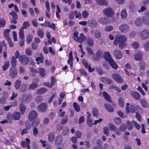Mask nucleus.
<instances>
[{"instance_id": "55", "label": "nucleus", "mask_w": 149, "mask_h": 149, "mask_svg": "<svg viewBox=\"0 0 149 149\" xmlns=\"http://www.w3.org/2000/svg\"><path fill=\"white\" fill-rule=\"evenodd\" d=\"M32 39L33 36L32 35H30L29 36L26 38V42L28 44H30L32 41Z\"/></svg>"}, {"instance_id": "20", "label": "nucleus", "mask_w": 149, "mask_h": 149, "mask_svg": "<svg viewBox=\"0 0 149 149\" xmlns=\"http://www.w3.org/2000/svg\"><path fill=\"white\" fill-rule=\"evenodd\" d=\"M38 85L36 83H32L29 86L28 89L30 91L35 90L38 86Z\"/></svg>"}, {"instance_id": "1", "label": "nucleus", "mask_w": 149, "mask_h": 149, "mask_svg": "<svg viewBox=\"0 0 149 149\" xmlns=\"http://www.w3.org/2000/svg\"><path fill=\"white\" fill-rule=\"evenodd\" d=\"M130 26L127 24L123 23L120 25L118 27V29L120 31L123 33H126L130 30Z\"/></svg>"}, {"instance_id": "60", "label": "nucleus", "mask_w": 149, "mask_h": 149, "mask_svg": "<svg viewBox=\"0 0 149 149\" xmlns=\"http://www.w3.org/2000/svg\"><path fill=\"white\" fill-rule=\"evenodd\" d=\"M109 127L111 131H116V129L115 126L113 124H111L109 125Z\"/></svg>"}, {"instance_id": "32", "label": "nucleus", "mask_w": 149, "mask_h": 149, "mask_svg": "<svg viewBox=\"0 0 149 149\" xmlns=\"http://www.w3.org/2000/svg\"><path fill=\"white\" fill-rule=\"evenodd\" d=\"M126 110L127 112L129 113H134L135 112V110L134 109V106L133 105H130V107H126Z\"/></svg>"}, {"instance_id": "48", "label": "nucleus", "mask_w": 149, "mask_h": 149, "mask_svg": "<svg viewBox=\"0 0 149 149\" xmlns=\"http://www.w3.org/2000/svg\"><path fill=\"white\" fill-rule=\"evenodd\" d=\"M113 27L111 25H109L106 26V27H105L104 29L105 31L107 32H109L113 30Z\"/></svg>"}, {"instance_id": "26", "label": "nucleus", "mask_w": 149, "mask_h": 149, "mask_svg": "<svg viewBox=\"0 0 149 149\" xmlns=\"http://www.w3.org/2000/svg\"><path fill=\"white\" fill-rule=\"evenodd\" d=\"M99 22L103 24H107L110 22L109 21H107V19L104 17L100 18L99 20Z\"/></svg>"}, {"instance_id": "8", "label": "nucleus", "mask_w": 149, "mask_h": 149, "mask_svg": "<svg viewBox=\"0 0 149 149\" xmlns=\"http://www.w3.org/2000/svg\"><path fill=\"white\" fill-rule=\"evenodd\" d=\"M17 73V70L15 67H11L9 71V74L11 78H14L16 77Z\"/></svg>"}, {"instance_id": "6", "label": "nucleus", "mask_w": 149, "mask_h": 149, "mask_svg": "<svg viewBox=\"0 0 149 149\" xmlns=\"http://www.w3.org/2000/svg\"><path fill=\"white\" fill-rule=\"evenodd\" d=\"M29 59L26 56H23L22 55L19 56V61L23 65L27 64L29 61Z\"/></svg>"}, {"instance_id": "63", "label": "nucleus", "mask_w": 149, "mask_h": 149, "mask_svg": "<svg viewBox=\"0 0 149 149\" xmlns=\"http://www.w3.org/2000/svg\"><path fill=\"white\" fill-rule=\"evenodd\" d=\"M10 15L13 16V19H17L18 17L17 14L14 11H13L11 12L10 13Z\"/></svg>"}, {"instance_id": "16", "label": "nucleus", "mask_w": 149, "mask_h": 149, "mask_svg": "<svg viewBox=\"0 0 149 149\" xmlns=\"http://www.w3.org/2000/svg\"><path fill=\"white\" fill-rule=\"evenodd\" d=\"M63 138L61 136H58L56 137L55 140V144L57 146L60 145L62 142Z\"/></svg>"}, {"instance_id": "53", "label": "nucleus", "mask_w": 149, "mask_h": 149, "mask_svg": "<svg viewBox=\"0 0 149 149\" xmlns=\"http://www.w3.org/2000/svg\"><path fill=\"white\" fill-rule=\"evenodd\" d=\"M95 38H99L101 37V33L99 31H96L95 32Z\"/></svg>"}, {"instance_id": "57", "label": "nucleus", "mask_w": 149, "mask_h": 149, "mask_svg": "<svg viewBox=\"0 0 149 149\" xmlns=\"http://www.w3.org/2000/svg\"><path fill=\"white\" fill-rule=\"evenodd\" d=\"M9 61H6L5 62V65L3 66V70L5 71L9 67Z\"/></svg>"}, {"instance_id": "30", "label": "nucleus", "mask_w": 149, "mask_h": 149, "mask_svg": "<svg viewBox=\"0 0 149 149\" xmlns=\"http://www.w3.org/2000/svg\"><path fill=\"white\" fill-rule=\"evenodd\" d=\"M97 3L100 5L107 6L108 5V2L105 0H97Z\"/></svg>"}, {"instance_id": "28", "label": "nucleus", "mask_w": 149, "mask_h": 149, "mask_svg": "<svg viewBox=\"0 0 149 149\" xmlns=\"http://www.w3.org/2000/svg\"><path fill=\"white\" fill-rule=\"evenodd\" d=\"M39 75L41 77H44L45 76L46 71L43 68H39Z\"/></svg>"}, {"instance_id": "3", "label": "nucleus", "mask_w": 149, "mask_h": 149, "mask_svg": "<svg viewBox=\"0 0 149 149\" xmlns=\"http://www.w3.org/2000/svg\"><path fill=\"white\" fill-rule=\"evenodd\" d=\"M12 117L15 120H18L20 118V114L19 112H14L13 115L10 113H8L7 115L6 118L10 120Z\"/></svg>"}, {"instance_id": "51", "label": "nucleus", "mask_w": 149, "mask_h": 149, "mask_svg": "<svg viewBox=\"0 0 149 149\" xmlns=\"http://www.w3.org/2000/svg\"><path fill=\"white\" fill-rule=\"evenodd\" d=\"M29 26L30 24L28 22L25 21L23 24L22 27H21L23 28V29H27Z\"/></svg>"}, {"instance_id": "54", "label": "nucleus", "mask_w": 149, "mask_h": 149, "mask_svg": "<svg viewBox=\"0 0 149 149\" xmlns=\"http://www.w3.org/2000/svg\"><path fill=\"white\" fill-rule=\"evenodd\" d=\"M136 33L135 31H133L130 32L129 34V37L130 38H133L135 36Z\"/></svg>"}, {"instance_id": "12", "label": "nucleus", "mask_w": 149, "mask_h": 149, "mask_svg": "<svg viewBox=\"0 0 149 149\" xmlns=\"http://www.w3.org/2000/svg\"><path fill=\"white\" fill-rule=\"evenodd\" d=\"M114 55L116 58L118 59H121L122 57V54L121 52L118 50L115 49L114 51Z\"/></svg>"}, {"instance_id": "49", "label": "nucleus", "mask_w": 149, "mask_h": 149, "mask_svg": "<svg viewBox=\"0 0 149 149\" xmlns=\"http://www.w3.org/2000/svg\"><path fill=\"white\" fill-rule=\"evenodd\" d=\"M7 98L5 97L4 96L1 97L0 98V104H5L6 102V100Z\"/></svg>"}, {"instance_id": "34", "label": "nucleus", "mask_w": 149, "mask_h": 149, "mask_svg": "<svg viewBox=\"0 0 149 149\" xmlns=\"http://www.w3.org/2000/svg\"><path fill=\"white\" fill-rule=\"evenodd\" d=\"M17 61L16 58L14 56H13L11 58V64L12 65L11 67H15L17 65Z\"/></svg>"}, {"instance_id": "59", "label": "nucleus", "mask_w": 149, "mask_h": 149, "mask_svg": "<svg viewBox=\"0 0 149 149\" xmlns=\"http://www.w3.org/2000/svg\"><path fill=\"white\" fill-rule=\"evenodd\" d=\"M93 114L95 116H97L98 115V111L97 109L95 108H93L92 111Z\"/></svg>"}, {"instance_id": "23", "label": "nucleus", "mask_w": 149, "mask_h": 149, "mask_svg": "<svg viewBox=\"0 0 149 149\" xmlns=\"http://www.w3.org/2000/svg\"><path fill=\"white\" fill-rule=\"evenodd\" d=\"M108 62L112 68H113L114 69H116L118 68V66L113 59L111 60Z\"/></svg>"}, {"instance_id": "44", "label": "nucleus", "mask_w": 149, "mask_h": 149, "mask_svg": "<svg viewBox=\"0 0 149 149\" xmlns=\"http://www.w3.org/2000/svg\"><path fill=\"white\" fill-rule=\"evenodd\" d=\"M73 106L74 110L77 112H78L80 111V106L78 105L75 102H74L73 103Z\"/></svg>"}, {"instance_id": "39", "label": "nucleus", "mask_w": 149, "mask_h": 149, "mask_svg": "<svg viewBox=\"0 0 149 149\" xmlns=\"http://www.w3.org/2000/svg\"><path fill=\"white\" fill-rule=\"evenodd\" d=\"M135 24L136 26H141L142 24V22L141 19L139 18H137L135 21Z\"/></svg>"}, {"instance_id": "43", "label": "nucleus", "mask_w": 149, "mask_h": 149, "mask_svg": "<svg viewBox=\"0 0 149 149\" xmlns=\"http://www.w3.org/2000/svg\"><path fill=\"white\" fill-rule=\"evenodd\" d=\"M140 102L142 106L144 108H147L148 104L147 102L144 99H141L140 100Z\"/></svg>"}, {"instance_id": "38", "label": "nucleus", "mask_w": 149, "mask_h": 149, "mask_svg": "<svg viewBox=\"0 0 149 149\" xmlns=\"http://www.w3.org/2000/svg\"><path fill=\"white\" fill-rule=\"evenodd\" d=\"M131 47L135 49H137L139 47V44L138 42H134L132 44Z\"/></svg>"}, {"instance_id": "47", "label": "nucleus", "mask_w": 149, "mask_h": 149, "mask_svg": "<svg viewBox=\"0 0 149 149\" xmlns=\"http://www.w3.org/2000/svg\"><path fill=\"white\" fill-rule=\"evenodd\" d=\"M42 97L41 96H38L35 98V102L37 103H39L42 101Z\"/></svg>"}, {"instance_id": "13", "label": "nucleus", "mask_w": 149, "mask_h": 149, "mask_svg": "<svg viewBox=\"0 0 149 149\" xmlns=\"http://www.w3.org/2000/svg\"><path fill=\"white\" fill-rule=\"evenodd\" d=\"M37 117V113L34 110L31 111L29 115V118L30 121L32 120Z\"/></svg>"}, {"instance_id": "41", "label": "nucleus", "mask_w": 149, "mask_h": 149, "mask_svg": "<svg viewBox=\"0 0 149 149\" xmlns=\"http://www.w3.org/2000/svg\"><path fill=\"white\" fill-rule=\"evenodd\" d=\"M27 86L26 84H22V86L20 89V91L22 93H24L26 92L27 88Z\"/></svg>"}, {"instance_id": "18", "label": "nucleus", "mask_w": 149, "mask_h": 149, "mask_svg": "<svg viewBox=\"0 0 149 149\" xmlns=\"http://www.w3.org/2000/svg\"><path fill=\"white\" fill-rule=\"evenodd\" d=\"M130 93L134 98L137 100H139L140 99V95L139 93L135 91H131Z\"/></svg>"}, {"instance_id": "15", "label": "nucleus", "mask_w": 149, "mask_h": 149, "mask_svg": "<svg viewBox=\"0 0 149 149\" xmlns=\"http://www.w3.org/2000/svg\"><path fill=\"white\" fill-rule=\"evenodd\" d=\"M143 54L141 52L136 53L134 55V59L137 61H141L142 59Z\"/></svg>"}, {"instance_id": "37", "label": "nucleus", "mask_w": 149, "mask_h": 149, "mask_svg": "<svg viewBox=\"0 0 149 149\" xmlns=\"http://www.w3.org/2000/svg\"><path fill=\"white\" fill-rule=\"evenodd\" d=\"M21 85V81L19 79L16 80L15 82V86L16 89H19Z\"/></svg>"}, {"instance_id": "31", "label": "nucleus", "mask_w": 149, "mask_h": 149, "mask_svg": "<svg viewBox=\"0 0 149 149\" xmlns=\"http://www.w3.org/2000/svg\"><path fill=\"white\" fill-rule=\"evenodd\" d=\"M104 107L109 112H112L113 111V108L109 104H104Z\"/></svg>"}, {"instance_id": "7", "label": "nucleus", "mask_w": 149, "mask_h": 149, "mask_svg": "<svg viewBox=\"0 0 149 149\" xmlns=\"http://www.w3.org/2000/svg\"><path fill=\"white\" fill-rule=\"evenodd\" d=\"M112 78L116 82L121 83L123 82V81L120 76L118 74L116 73H113L112 75Z\"/></svg>"}, {"instance_id": "33", "label": "nucleus", "mask_w": 149, "mask_h": 149, "mask_svg": "<svg viewBox=\"0 0 149 149\" xmlns=\"http://www.w3.org/2000/svg\"><path fill=\"white\" fill-rule=\"evenodd\" d=\"M126 125L127 129L129 130H131L133 129V127L132 122L128 120L126 122Z\"/></svg>"}, {"instance_id": "50", "label": "nucleus", "mask_w": 149, "mask_h": 149, "mask_svg": "<svg viewBox=\"0 0 149 149\" xmlns=\"http://www.w3.org/2000/svg\"><path fill=\"white\" fill-rule=\"evenodd\" d=\"M25 53L26 55L29 56H31L32 55L31 49L29 48H26L25 49Z\"/></svg>"}, {"instance_id": "2", "label": "nucleus", "mask_w": 149, "mask_h": 149, "mask_svg": "<svg viewBox=\"0 0 149 149\" xmlns=\"http://www.w3.org/2000/svg\"><path fill=\"white\" fill-rule=\"evenodd\" d=\"M127 37L123 35H121L115 38L114 44L116 45H118V42H124L127 40Z\"/></svg>"}, {"instance_id": "45", "label": "nucleus", "mask_w": 149, "mask_h": 149, "mask_svg": "<svg viewBox=\"0 0 149 149\" xmlns=\"http://www.w3.org/2000/svg\"><path fill=\"white\" fill-rule=\"evenodd\" d=\"M55 136L52 133H50L48 136V141L49 142L53 141L54 138Z\"/></svg>"}, {"instance_id": "9", "label": "nucleus", "mask_w": 149, "mask_h": 149, "mask_svg": "<svg viewBox=\"0 0 149 149\" xmlns=\"http://www.w3.org/2000/svg\"><path fill=\"white\" fill-rule=\"evenodd\" d=\"M47 109V104L45 103L40 104L38 107V110L40 112H44Z\"/></svg>"}, {"instance_id": "14", "label": "nucleus", "mask_w": 149, "mask_h": 149, "mask_svg": "<svg viewBox=\"0 0 149 149\" xmlns=\"http://www.w3.org/2000/svg\"><path fill=\"white\" fill-rule=\"evenodd\" d=\"M88 24L91 28H94L97 26V23L95 20L92 19L88 21Z\"/></svg>"}, {"instance_id": "22", "label": "nucleus", "mask_w": 149, "mask_h": 149, "mask_svg": "<svg viewBox=\"0 0 149 149\" xmlns=\"http://www.w3.org/2000/svg\"><path fill=\"white\" fill-rule=\"evenodd\" d=\"M40 56V57H37L36 59V61L37 62L38 64H39L40 63H42L44 60L43 55L41 54Z\"/></svg>"}, {"instance_id": "10", "label": "nucleus", "mask_w": 149, "mask_h": 149, "mask_svg": "<svg viewBox=\"0 0 149 149\" xmlns=\"http://www.w3.org/2000/svg\"><path fill=\"white\" fill-rule=\"evenodd\" d=\"M100 79L102 82L109 85L111 84L112 81L111 79L106 77H101Z\"/></svg>"}, {"instance_id": "52", "label": "nucleus", "mask_w": 149, "mask_h": 149, "mask_svg": "<svg viewBox=\"0 0 149 149\" xmlns=\"http://www.w3.org/2000/svg\"><path fill=\"white\" fill-rule=\"evenodd\" d=\"M22 145L23 147L27 148L28 149H30V147L29 145L28 144L26 141H22Z\"/></svg>"}, {"instance_id": "27", "label": "nucleus", "mask_w": 149, "mask_h": 149, "mask_svg": "<svg viewBox=\"0 0 149 149\" xmlns=\"http://www.w3.org/2000/svg\"><path fill=\"white\" fill-rule=\"evenodd\" d=\"M10 31V29H8L5 30L4 32V36L6 40H9L10 39L9 35V32Z\"/></svg>"}, {"instance_id": "11", "label": "nucleus", "mask_w": 149, "mask_h": 149, "mask_svg": "<svg viewBox=\"0 0 149 149\" xmlns=\"http://www.w3.org/2000/svg\"><path fill=\"white\" fill-rule=\"evenodd\" d=\"M86 39V37L82 33H80L79 36L76 38H74V39L77 42L79 43H81L84 40Z\"/></svg>"}, {"instance_id": "58", "label": "nucleus", "mask_w": 149, "mask_h": 149, "mask_svg": "<svg viewBox=\"0 0 149 149\" xmlns=\"http://www.w3.org/2000/svg\"><path fill=\"white\" fill-rule=\"evenodd\" d=\"M132 123L134 125L135 127L136 128L137 130H139L140 128V125L138 124L135 121L133 120L132 121Z\"/></svg>"}, {"instance_id": "62", "label": "nucleus", "mask_w": 149, "mask_h": 149, "mask_svg": "<svg viewBox=\"0 0 149 149\" xmlns=\"http://www.w3.org/2000/svg\"><path fill=\"white\" fill-rule=\"evenodd\" d=\"M109 130L107 127H104V133L107 136H108L109 134Z\"/></svg>"}, {"instance_id": "25", "label": "nucleus", "mask_w": 149, "mask_h": 149, "mask_svg": "<svg viewBox=\"0 0 149 149\" xmlns=\"http://www.w3.org/2000/svg\"><path fill=\"white\" fill-rule=\"evenodd\" d=\"M47 89L45 88H40L36 91V93L38 95L44 94L47 91Z\"/></svg>"}, {"instance_id": "56", "label": "nucleus", "mask_w": 149, "mask_h": 149, "mask_svg": "<svg viewBox=\"0 0 149 149\" xmlns=\"http://www.w3.org/2000/svg\"><path fill=\"white\" fill-rule=\"evenodd\" d=\"M38 34L40 37V38L43 37L44 35V32L43 30L41 29H39L38 31Z\"/></svg>"}, {"instance_id": "64", "label": "nucleus", "mask_w": 149, "mask_h": 149, "mask_svg": "<svg viewBox=\"0 0 149 149\" xmlns=\"http://www.w3.org/2000/svg\"><path fill=\"white\" fill-rule=\"evenodd\" d=\"M115 123L118 125H120L121 122V120L119 118H116L114 119Z\"/></svg>"}, {"instance_id": "61", "label": "nucleus", "mask_w": 149, "mask_h": 149, "mask_svg": "<svg viewBox=\"0 0 149 149\" xmlns=\"http://www.w3.org/2000/svg\"><path fill=\"white\" fill-rule=\"evenodd\" d=\"M119 104L122 107H123L124 105V100L123 98H120L118 99Z\"/></svg>"}, {"instance_id": "35", "label": "nucleus", "mask_w": 149, "mask_h": 149, "mask_svg": "<svg viewBox=\"0 0 149 149\" xmlns=\"http://www.w3.org/2000/svg\"><path fill=\"white\" fill-rule=\"evenodd\" d=\"M139 69L141 71H144L146 65L143 62H140L139 63Z\"/></svg>"}, {"instance_id": "46", "label": "nucleus", "mask_w": 149, "mask_h": 149, "mask_svg": "<svg viewBox=\"0 0 149 149\" xmlns=\"http://www.w3.org/2000/svg\"><path fill=\"white\" fill-rule=\"evenodd\" d=\"M143 46L145 50L149 51V41H147L144 43Z\"/></svg>"}, {"instance_id": "4", "label": "nucleus", "mask_w": 149, "mask_h": 149, "mask_svg": "<svg viewBox=\"0 0 149 149\" xmlns=\"http://www.w3.org/2000/svg\"><path fill=\"white\" fill-rule=\"evenodd\" d=\"M103 13L106 16L110 17H113L114 14L112 9L109 8H107L103 10Z\"/></svg>"}, {"instance_id": "5", "label": "nucleus", "mask_w": 149, "mask_h": 149, "mask_svg": "<svg viewBox=\"0 0 149 149\" xmlns=\"http://www.w3.org/2000/svg\"><path fill=\"white\" fill-rule=\"evenodd\" d=\"M140 37L142 40H145L149 37V32L146 29L140 32Z\"/></svg>"}, {"instance_id": "40", "label": "nucleus", "mask_w": 149, "mask_h": 149, "mask_svg": "<svg viewBox=\"0 0 149 149\" xmlns=\"http://www.w3.org/2000/svg\"><path fill=\"white\" fill-rule=\"evenodd\" d=\"M24 29L22 27L19 29V37L21 39H23L24 37Z\"/></svg>"}, {"instance_id": "29", "label": "nucleus", "mask_w": 149, "mask_h": 149, "mask_svg": "<svg viewBox=\"0 0 149 149\" xmlns=\"http://www.w3.org/2000/svg\"><path fill=\"white\" fill-rule=\"evenodd\" d=\"M129 6L130 10L133 12L136 11L137 10V7L132 3H130Z\"/></svg>"}, {"instance_id": "17", "label": "nucleus", "mask_w": 149, "mask_h": 149, "mask_svg": "<svg viewBox=\"0 0 149 149\" xmlns=\"http://www.w3.org/2000/svg\"><path fill=\"white\" fill-rule=\"evenodd\" d=\"M104 57L106 61H109L112 59L110 54L108 52H106L104 55Z\"/></svg>"}, {"instance_id": "24", "label": "nucleus", "mask_w": 149, "mask_h": 149, "mask_svg": "<svg viewBox=\"0 0 149 149\" xmlns=\"http://www.w3.org/2000/svg\"><path fill=\"white\" fill-rule=\"evenodd\" d=\"M103 95L104 98L109 102H111V99L110 95L107 92L104 91L103 92Z\"/></svg>"}, {"instance_id": "36", "label": "nucleus", "mask_w": 149, "mask_h": 149, "mask_svg": "<svg viewBox=\"0 0 149 149\" xmlns=\"http://www.w3.org/2000/svg\"><path fill=\"white\" fill-rule=\"evenodd\" d=\"M19 109L22 114H23L26 111V108L25 106L21 103L19 105Z\"/></svg>"}, {"instance_id": "42", "label": "nucleus", "mask_w": 149, "mask_h": 149, "mask_svg": "<svg viewBox=\"0 0 149 149\" xmlns=\"http://www.w3.org/2000/svg\"><path fill=\"white\" fill-rule=\"evenodd\" d=\"M142 21L143 23L147 26H149V19L145 16L142 17Z\"/></svg>"}, {"instance_id": "21", "label": "nucleus", "mask_w": 149, "mask_h": 149, "mask_svg": "<svg viewBox=\"0 0 149 149\" xmlns=\"http://www.w3.org/2000/svg\"><path fill=\"white\" fill-rule=\"evenodd\" d=\"M87 44L91 46H93L94 45V41L91 38H88L85 39Z\"/></svg>"}, {"instance_id": "19", "label": "nucleus", "mask_w": 149, "mask_h": 149, "mask_svg": "<svg viewBox=\"0 0 149 149\" xmlns=\"http://www.w3.org/2000/svg\"><path fill=\"white\" fill-rule=\"evenodd\" d=\"M127 14L126 9H123L121 11L120 16L121 18L123 19H125L127 17Z\"/></svg>"}]
</instances>
